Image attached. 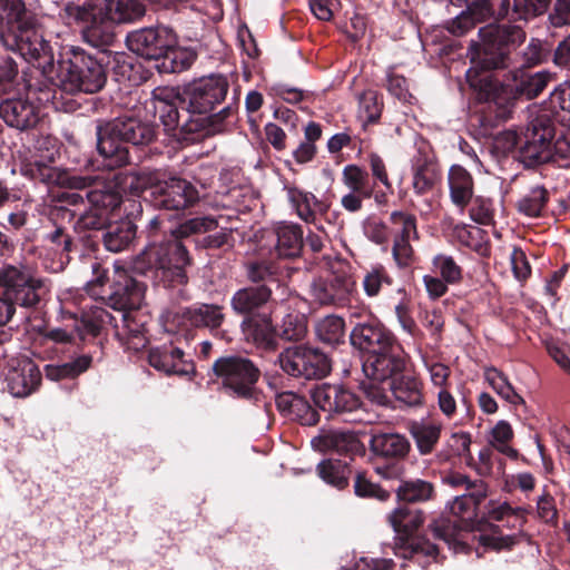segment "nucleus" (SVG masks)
Wrapping results in <instances>:
<instances>
[{
	"label": "nucleus",
	"mask_w": 570,
	"mask_h": 570,
	"mask_svg": "<svg viewBox=\"0 0 570 570\" xmlns=\"http://www.w3.org/2000/svg\"><path fill=\"white\" fill-rule=\"evenodd\" d=\"M65 12L69 20L81 28L89 43L100 46L112 39L115 23L141 18L145 6L140 0H86L82 3H68Z\"/></svg>",
	"instance_id": "nucleus-1"
},
{
	"label": "nucleus",
	"mask_w": 570,
	"mask_h": 570,
	"mask_svg": "<svg viewBox=\"0 0 570 570\" xmlns=\"http://www.w3.org/2000/svg\"><path fill=\"white\" fill-rule=\"evenodd\" d=\"M498 28L489 24L479 30L480 42H473L469 49L471 67L466 70V80L479 91L480 99L495 101L501 90L498 80H494L489 70L503 65V55L497 47Z\"/></svg>",
	"instance_id": "nucleus-2"
},
{
	"label": "nucleus",
	"mask_w": 570,
	"mask_h": 570,
	"mask_svg": "<svg viewBox=\"0 0 570 570\" xmlns=\"http://www.w3.org/2000/svg\"><path fill=\"white\" fill-rule=\"evenodd\" d=\"M70 52V57L61 55L48 81L69 94H95L102 89L107 80L104 66L83 51L72 49Z\"/></svg>",
	"instance_id": "nucleus-3"
},
{
	"label": "nucleus",
	"mask_w": 570,
	"mask_h": 570,
	"mask_svg": "<svg viewBox=\"0 0 570 570\" xmlns=\"http://www.w3.org/2000/svg\"><path fill=\"white\" fill-rule=\"evenodd\" d=\"M145 262L148 263L149 268L155 269L156 277L168 286L187 282L185 267L189 264V257L185 246L178 239L149 245L135 262V271L145 273L142 266Z\"/></svg>",
	"instance_id": "nucleus-4"
},
{
	"label": "nucleus",
	"mask_w": 570,
	"mask_h": 570,
	"mask_svg": "<svg viewBox=\"0 0 570 570\" xmlns=\"http://www.w3.org/2000/svg\"><path fill=\"white\" fill-rule=\"evenodd\" d=\"M0 42L6 49L18 52L24 60L33 63L49 80L57 67L53 50L33 21L18 27V30H4L1 27Z\"/></svg>",
	"instance_id": "nucleus-5"
},
{
	"label": "nucleus",
	"mask_w": 570,
	"mask_h": 570,
	"mask_svg": "<svg viewBox=\"0 0 570 570\" xmlns=\"http://www.w3.org/2000/svg\"><path fill=\"white\" fill-rule=\"evenodd\" d=\"M331 275L314 279L309 286L311 299L318 305L344 306L355 292L350 267L342 261L331 265Z\"/></svg>",
	"instance_id": "nucleus-6"
},
{
	"label": "nucleus",
	"mask_w": 570,
	"mask_h": 570,
	"mask_svg": "<svg viewBox=\"0 0 570 570\" xmlns=\"http://www.w3.org/2000/svg\"><path fill=\"white\" fill-rule=\"evenodd\" d=\"M0 287L4 296L22 307H31L39 303L45 282L27 266L3 265L0 267Z\"/></svg>",
	"instance_id": "nucleus-7"
},
{
	"label": "nucleus",
	"mask_w": 570,
	"mask_h": 570,
	"mask_svg": "<svg viewBox=\"0 0 570 570\" xmlns=\"http://www.w3.org/2000/svg\"><path fill=\"white\" fill-rule=\"evenodd\" d=\"M145 285L129 276L126 272H117L109 305L121 313V327L137 336L141 333L139 325L134 322L131 311L140 307L145 296Z\"/></svg>",
	"instance_id": "nucleus-8"
},
{
	"label": "nucleus",
	"mask_w": 570,
	"mask_h": 570,
	"mask_svg": "<svg viewBox=\"0 0 570 570\" xmlns=\"http://www.w3.org/2000/svg\"><path fill=\"white\" fill-rule=\"evenodd\" d=\"M554 128L547 114L530 120L522 135L520 157L525 166H535L552 158V140Z\"/></svg>",
	"instance_id": "nucleus-9"
},
{
	"label": "nucleus",
	"mask_w": 570,
	"mask_h": 570,
	"mask_svg": "<svg viewBox=\"0 0 570 570\" xmlns=\"http://www.w3.org/2000/svg\"><path fill=\"white\" fill-rule=\"evenodd\" d=\"M282 370L291 376L306 380L324 377L331 370L327 356L317 348L296 345L278 356Z\"/></svg>",
	"instance_id": "nucleus-10"
},
{
	"label": "nucleus",
	"mask_w": 570,
	"mask_h": 570,
	"mask_svg": "<svg viewBox=\"0 0 570 570\" xmlns=\"http://www.w3.org/2000/svg\"><path fill=\"white\" fill-rule=\"evenodd\" d=\"M443 482L453 489L463 490L449 504L450 513L462 521H472L476 518L479 504L488 495V487L482 480H471L459 472H449Z\"/></svg>",
	"instance_id": "nucleus-11"
},
{
	"label": "nucleus",
	"mask_w": 570,
	"mask_h": 570,
	"mask_svg": "<svg viewBox=\"0 0 570 570\" xmlns=\"http://www.w3.org/2000/svg\"><path fill=\"white\" fill-rule=\"evenodd\" d=\"M214 372L222 379L223 386L238 397H250L258 379V370L244 357L227 356L217 360Z\"/></svg>",
	"instance_id": "nucleus-12"
},
{
	"label": "nucleus",
	"mask_w": 570,
	"mask_h": 570,
	"mask_svg": "<svg viewBox=\"0 0 570 570\" xmlns=\"http://www.w3.org/2000/svg\"><path fill=\"white\" fill-rule=\"evenodd\" d=\"M227 91V79L224 76L212 75L190 82L184 91V101L194 117L204 118V115L225 99Z\"/></svg>",
	"instance_id": "nucleus-13"
},
{
	"label": "nucleus",
	"mask_w": 570,
	"mask_h": 570,
	"mask_svg": "<svg viewBox=\"0 0 570 570\" xmlns=\"http://www.w3.org/2000/svg\"><path fill=\"white\" fill-rule=\"evenodd\" d=\"M174 90L168 88H157L154 91V108L159 114V118L167 131L180 128L184 132H197L204 129L205 118L194 117L189 107L180 112L175 101Z\"/></svg>",
	"instance_id": "nucleus-14"
},
{
	"label": "nucleus",
	"mask_w": 570,
	"mask_h": 570,
	"mask_svg": "<svg viewBox=\"0 0 570 570\" xmlns=\"http://www.w3.org/2000/svg\"><path fill=\"white\" fill-rule=\"evenodd\" d=\"M89 208L80 214L78 226L85 229H100L107 225L110 215L121 203L120 190L111 186L97 185L87 193Z\"/></svg>",
	"instance_id": "nucleus-15"
},
{
	"label": "nucleus",
	"mask_w": 570,
	"mask_h": 570,
	"mask_svg": "<svg viewBox=\"0 0 570 570\" xmlns=\"http://www.w3.org/2000/svg\"><path fill=\"white\" fill-rule=\"evenodd\" d=\"M155 207L166 210H181L198 199L195 186L186 179L170 177L149 187Z\"/></svg>",
	"instance_id": "nucleus-16"
},
{
	"label": "nucleus",
	"mask_w": 570,
	"mask_h": 570,
	"mask_svg": "<svg viewBox=\"0 0 570 570\" xmlns=\"http://www.w3.org/2000/svg\"><path fill=\"white\" fill-rule=\"evenodd\" d=\"M316 406L328 413L346 415L347 421H362L361 403L352 392L330 384L316 386L312 392Z\"/></svg>",
	"instance_id": "nucleus-17"
},
{
	"label": "nucleus",
	"mask_w": 570,
	"mask_h": 570,
	"mask_svg": "<svg viewBox=\"0 0 570 570\" xmlns=\"http://www.w3.org/2000/svg\"><path fill=\"white\" fill-rule=\"evenodd\" d=\"M177 42L175 33L167 27L142 28L130 32L127 47L136 55L158 60Z\"/></svg>",
	"instance_id": "nucleus-18"
},
{
	"label": "nucleus",
	"mask_w": 570,
	"mask_h": 570,
	"mask_svg": "<svg viewBox=\"0 0 570 570\" xmlns=\"http://www.w3.org/2000/svg\"><path fill=\"white\" fill-rule=\"evenodd\" d=\"M126 142L114 120L97 126V149L106 168L114 169L128 163Z\"/></svg>",
	"instance_id": "nucleus-19"
},
{
	"label": "nucleus",
	"mask_w": 570,
	"mask_h": 570,
	"mask_svg": "<svg viewBox=\"0 0 570 570\" xmlns=\"http://www.w3.org/2000/svg\"><path fill=\"white\" fill-rule=\"evenodd\" d=\"M6 382L11 395L26 397L40 385L41 373L28 357L12 358L6 374Z\"/></svg>",
	"instance_id": "nucleus-20"
},
{
	"label": "nucleus",
	"mask_w": 570,
	"mask_h": 570,
	"mask_svg": "<svg viewBox=\"0 0 570 570\" xmlns=\"http://www.w3.org/2000/svg\"><path fill=\"white\" fill-rule=\"evenodd\" d=\"M28 97L6 99L0 104V117L4 122L19 130H24L33 127L38 120L39 115L37 107L29 101V98L35 95L32 86L28 88Z\"/></svg>",
	"instance_id": "nucleus-21"
},
{
	"label": "nucleus",
	"mask_w": 570,
	"mask_h": 570,
	"mask_svg": "<svg viewBox=\"0 0 570 570\" xmlns=\"http://www.w3.org/2000/svg\"><path fill=\"white\" fill-rule=\"evenodd\" d=\"M403 366V360L395 356L391 348L367 355L363 363V372L368 380H376L389 386V383L399 376Z\"/></svg>",
	"instance_id": "nucleus-22"
},
{
	"label": "nucleus",
	"mask_w": 570,
	"mask_h": 570,
	"mask_svg": "<svg viewBox=\"0 0 570 570\" xmlns=\"http://www.w3.org/2000/svg\"><path fill=\"white\" fill-rule=\"evenodd\" d=\"M351 343L368 355L392 348V336L381 326L371 323L356 325L351 333Z\"/></svg>",
	"instance_id": "nucleus-23"
},
{
	"label": "nucleus",
	"mask_w": 570,
	"mask_h": 570,
	"mask_svg": "<svg viewBox=\"0 0 570 570\" xmlns=\"http://www.w3.org/2000/svg\"><path fill=\"white\" fill-rule=\"evenodd\" d=\"M148 360L153 367L166 374L188 375L194 371L193 364L185 360L184 352L173 345L151 348Z\"/></svg>",
	"instance_id": "nucleus-24"
},
{
	"label": "nucleus",
	"mask_w": 570,
	"mask_h": 570,
	"mask_svg": "<svg viewBox=\"0 0 570 570\" xmlns=\"http://www.w3.org/2000/svg\"><path fill=\"white\" fill-rule=\"evenodd\" d=\"M242 331L247 342L262 348H273L276 343L275 327L266 315L257 314L246 317Z\"/></svg>",
	"instance_id": "nucleus-25"
},
{
	"label": "nucleus",
	"mask_w": 570,
	"mask_h": 570,
	"mask_svg": "<svg viewBox=\"0 0 570 570\" xmlns=\"http://www.w3.org/2000/svg\"><path fill=\"white\" fill-rule=\"evenodd\" d=\"M550 2L551 0H514L511 7L509 0H501L497 14L499 19L528 21L543 14Z\"/></svg>",
	"instance_id": "nucleus-26"
},
{
	"label": "nucleus",
	"mask_w": 570,
	"mask_h": 570,
	"mask_svg": "<svg viewBox=\"0 0 570 570\" xmlns=\"http://www.w3.org/2000/svg\"><path fill=\"white\" fill-rule=\"evenodd\" d=\"M122 139L135 146H145L154 141L156 130L153 124L135 117H119L114 119Z\"/></svg>",
	"instance_id": "nucleus-27"
},
{
	"label": "nucleus",
	"mask_w": 570,
	"mask_h": 570,
	"mask_svg": "<svg viewBox=\"0 0 570 570\" xmlns=\"http://www.w3.org/2000/svg\"><path fill=\"white\" fill-rule=\"evenodd\" d=\"M452 203L464 208L473 196V179L470 173L460 165H453L448 176Z\"/></svg>",
	"instance_id": "nucleus-28"
},
{
	"label": "nucleus",
	"mask_w": 570,
	"mask_h": 570,
	"mask_svg": "<svg viewBox=\"0 0 570 570\" xmlns=\"http://www.w3.org/2000/svg\"><path fill=\"white\" fill-rule=\"evenodd\" d=\"M275 250L279 257L292 258L299 255L303 246V232L297 225L281 223L275 228Z\"/></svg>",
	"instance_id": "nucleus-29"
},
{
	"label": "nucleus",
	"mask_w": 570,
	"mask_h": 570,
	"mask_svg": "<svg viewBox=\"0 0 570 570\" xmlns=\"http://www.w3.org/2000/svg\"><path fill=\"white\" fill-rule=\"evenodd\" d=\"M370 445L375 455L386 459L404 458L410 450L409 441L397 433L374 434Z\"/></svg>",
	"instance_id": "nucleus-30"
},
{
	"label": "nucleus",
	"mask_w": 570,
	"mask_h": 570,
	"mask_svg": "<svg viewBox=\"0 0 570 570\" xmlns=\"http://www.w3.org/2000/svg\"><path fill=\"white\" fill-rule=\"evenodd\" d=\"M513 80L515 82V91L528 99L538 97L548 83L552 80V73L547 70L528 72L522 69H518L513 73Z\"/></svg>",
	"instance_id": "nucleus-31"
},
{
	"label": "nucleus",
	"mask_w": 570,
	"mask_h": 570,
	"mask_svg": "<svg viewBox=\"0 0 570 570\" xmlns=\"http://www.w3.org/2000/svg\"><path fill=\"white\" fill-rule=\"evenodd\" d=\"M271 297L266 286L238 289L230 299L232 308L237 314H247L264 305Z\"/></svg>",
	"instance_id": "nucleus-32"
},
{
	"label": "nucleus",
	"mask_w": 570,
	"mask_h": 570,
	"mask_svg": "<svg viewBox=\"0 0 570 570\" xmlns=\"http://www.w3.org/2000/svg\"><path fill=\"white\" fill-rule=\"evenodd\" d=\"M136 236V226L130 219L109 224L104 235L105 247L109 252L118 253L126 249Z\"/></svg>",
	"instance_id": "nucleus-33"
},
{
	"label": "nucleus",
	"mask_w": 570,
	"mask_h": 570,
	"mask_svg": "<svg viewBox=\"0 0 570 570\" xmlns=\"http://www.w3.org/2000/svg\"><path fill=\"white\" fill-rule=\"evenodd\" d=\"M441 431V422L434 420L413 422L410 428V432L421 454H429L433 451L440 440Z\"/></svg>",
	"instance_id": "nucleus-34"
},
{
	"label": "nucleus",
	"mask_w": 570,
	"mask_h": 570,
	"mask_svg": "<svg viewBox=\"0 0 570 570\" xmlns=\"http://www.w3.org/2000/svg\"><path fill=\"white\" fill-rule=\"evenodd\" d=\"M387 387L397 401L409 406L420 405L423 401L421 383L414 376L399 375Z\"/></svg>",
	"instance_id": "nucleus-35"
},
{
	"label": "nucleus",
	"mask_w": 570,
	"mask_h": 570,
	"mask_svg": "<svg viewBox=\"0 0 570 570\" xmlns=\"http://www.w3.org/2000/svg\"><path fill=\"white\" fill-rule=\"evenodd\" d=\"M357 441L351 433L340 431H322L312 439V445L320 451H335L346 453L356 448Z\"/></svg>",
	"instance_id": "nucleus-36"
},
{
	"label": "nucleus",
	"mask_w": 570,
	"mask_h": 570,
	"mask_svg": "<svg viewBox=\"0 0 570 570\" xmlns=\"http://www.w3.org/2000/svg\"><path fill=\"white\" fill-rule=\"evenodd\" d=\"M184 314L194 326L216 328L224 321L222 307L214 304H200L188 308Z\"/></svg>",
	"instance_id": "nucleus-37"
},
{
	"label": "nucleus",
	"mask_w": 570,
	"mask_h": 570,
	"mask_svg": "<svg viewBox=\"0 0 570 570\" xmlns=\"http://www.w3.org/2000/svg\"><path fill=\"white\" fill-rule=\"evenodd\" d=\"M0 11L7 19V26L0 24L4 30H18V27L33 21L22 0H0Z\"/></svg>",
	"instance_id": "nucleus-38"
},
{
	"label": "nucleus",
	"mask_w": 570,
	"mask_h": 570,
	"mask_svg": "<svg viewBox=\"0 0 570 570\" xmlns=\"http://www.w3.org/2000/svg\"><path fill=\"white\" fill-rule=\"evenodd\" d=\"M317 337L328 344L337 345L344 341L345 324L340 316L328 315L320 320L315 326Z\"/></svg>",
	"instance_id": "nucleus-39"
},
{
	"label": "nucleus",
	"mask_w": 570,
	"mask_h": 570,
	"mask_svg": "<svg viewBox=\"0 0 570 570\" xmlns=\"http://www.w3.org/2000/svg\"><path fill=\"white\" fill-rule=\"evenodd\" d=\"M161 68L168 72H180L188 69L196 59V52L190 48L171 46L167 52L161 56Z\"/></svg>",
	"instance_id": "nucleus-40"
},
{
	"label": "nucleus",
	"mask_w": 570,
	"mask_h": 570,
	"mask_svg": "<svg viewBox=\"0 0 570 570\" xmlns=\"http://www.w3.org/2000/svg\"><path fill=\"white\" fill-rule=\"evenodd\" d=\"M389 521L395 532L410 534L422 524L423 517L417 510L397 508L390 514Z\"/></svg>",
	"instance_id": "nucleus-41"
},
{
	"label": "nucleus",
	"mask_w": 570,
	"mask_h": 570,
	"mask_svg": "<svg viewBox=\"0 0 570 570\" xmlns=\"http://www.w3.org/2000/svg\"><path fill=\"white\" fill-rule=\"evenodd\" d=\"M485 380L504 401L512 405L523 403V399L514 391L507 376L497 368H488L485 371Z\"/></svg>",
	"instance_id": "nucleus-42"
},
{
	"label": "nucleus",
	"mask_w": 570,
	"mask_h": 570,
	"mask_svg": "<svg viewBox=\"0 0 570 570\" xmlns=\"http://www.w3.org/2000/svg\"><path fill=\"white\" fill-rule=\"evenodd\" d=\"M286 190L288 200L296 209L297 215L305 222H312L317 205L315 196L296 187H287Z\"/></svg>",
	"instance_id": "nucleus-43"
},
{
	"label": "nucleus",
	"mask_w": 570,
	"mask_h": 570,
	"mask_svg": "<svg viewBox=\"0 0 570 570\" xmlns=\"http://www.w3.org/2000/svg\"><path fill=\"white\" fill-rule=\"evenodd\" d=\"M397 498L406 502H422L432 498L433 485L424 480H411L403 482L397 488Z\"/></svg>",
	"instance_id": "nucleus-44"
},
{
	"label": "nucleus",
	"mask_w": 570,
	"mask_h": 570,
	"mask_svg": "<svg viewBox=\"0 0 570 570\" xmlns=\"http://www.w3.org/2000/svg\"><path fill=\"white\" fill-rule=\"evenodd\" d=\"M342 181L348 190L372 196L373 187L368 184V174L356 165H347L342 171Z\"/></svg>",
	"instance_id": "nucleus-45"
},
{
	"label": "nucleus",
	"mask_w": 570,
	"mask_h": 570,
	"mask_svg": "<svg viewBox=\"0 0 570 570\" xmlns=\"http://www.w3.org/2000/svg\"><path fill=\"white\" fill-rule=\"evenodd\" d=\"M439 179V169L432 164H423L414 170L412 186L415 194L422 196L429 194Z\"/></svg>",
	"instance_id": "nucleus-46"
},
{
	"label": "nucleus",
	"mask_w": 570,
	"mask_h": 570,
	"mask_svg": "<svg viewBox=\"0 0 570 570\" xmlns=\"http://www.w3.org/2000/svg\"><path fill=\"white\" fill-rule=\"evenodd\" d=\"M320 478L326 483L343 489L347 485L346 466L340 461L325 460L317 465Z\"/></svg>",
	"instance_id": "nucleus-47"
},
{
	"label": "nucleus",
	"mask_w": 570,
	"mask_h": 570,
	"mask_svg": "<svg viewBox=\"0 0 570 570\" xmlns=\"http://www.w3.org/2000/svg\"><path fill=\"white\" fill-rule=\"evenodd\" d=\"M547 200V189L542 186H535L519 200L518 208L527 216L537 217L541 214Z\"/></svg>",
	"instance_id": "nucleus-48"
},
{
	"label": "nucleus",
	"mask_w": 570,
	"mask_h": 570,
	"mask_svg": "<svg viewBox=\"0 0 570 570\" xmlns=\"http://www.w3.org/2000/svg\"><path fill=\"white\" fill-rule=\"evenodd\" d=\"M382 102L374 90H365L358 98V116L365 122H375L381 117Z\"/></svg>",
	"instance_id": "nucleus-49"
},
{
	"label": "nucleus",
	"mask_w": 570,
	"mask_h": 570,
	"mask_svg": "<svg viewBox=\"0 0 570 570\" xmlns=\"http://www.w3.org/2000/svg\"><path fill=\"white\" fill-rule=\"evenodd\" d=\"M488 518L494 521L514 519L519 524L524 522V510L513 509L507 502L490 501L487 505Z\"/></svg>",
	"instance_id": "nucleus-50"
},
{
	"label": "nucleus",
	"mask_w": 570,
	"mask_h": 570,
	"mask_svg": "<svg viewBox=\"0 0 570 570\" xmlns=\"http://www.w3.org/2000/svg\"><path fill=\"white\" fill-rule=\"evenodd\" d=\"M513 431L507 421H499L492 430V445L509 458H517V451L508 442L512 439Z\"/></svg>",
	"instance_id": "nucleus-51"
},
{
	"label": "nucleus",
	"mask_w": 570,
	"mask_h": 570,
	"mask_svg": "<svg viewBox=\"0 0 570 570\" xmlns=\"http://www.w3.org/2000/svg\"><path fill=\"white\" fill-rule=\"evenodd\" d=\"M115 178L119 179L118 184L109 183L108 185L104 184L102 186H111L114 190L116 186L119 187L121 191H130L131 194L138 195L145 190H147V185L149 183V178L141 174L128 173L121 176H116Z\"/></svg>",
	"instance_id": "nucleus-52"
},
{
	"label": "nucleus",
	"mask_w": 570,
	"mask_h": 570,
	"mask_svg": "<svg viewBox=\"0 0 570 570\" xmlns=\"http://www.w3.org/2000/svg\"><path fill=\"white\" fill-rule=\"evenodd\" d=\"M433 266L442 278L450 284L456 283L462 277L461 267L448 255L439 254L433 258Z\"/></svg>",
	"instance_id": "nucleus-53"
},
{
	"label": "nucleus",
	"mask_w": 570,
	"mask_h": 570,
	"mask_svg": "<svg viewBox=\"0 0 570 570\" xmlns=\"http://www.w3.org/2000/svg\"><path fill=\"white\" fill-rule=\"evenodd\" d=\"M114 317L109 315V313L101 311L96 320H87L82 318L80 321L76 320L73 322V332L80 338H83L86 335H97L100 331L101 324L106 322H111Z\"/></svg>",
	"instance_id": "nucleus-54"
},
{
	"label": "nucleus",
	"mask_w": 570,
	"mask_h": 570,
	"mask_svg": "<svg viewBox=\"0 0 570 570\" xmlns=\"http://www.w3.org/2000/svg\"><path fill=\"white\" fill-rule=\"evenodd\" d=\"M391 223L395 228V235L400 237H417L415 217L403 213L393 212L390 216Z\"/></svg>",
	"instance_id": "nucleus-55"
},
{
	"label": "nucleus",
	"mask_w": 570,
	"mask_h": 570,
	"mask_svg": "<svg viewBox=\"0 0 570 570\" xmlns=\"http://www.w3.org/2000/svg\"><path fill=\"white\" fill-rule=\"evenodd\" d=\"M218 223L215 218L205 216V217H195L191 218L184 224H181L178 228V235L183 237H187L193 234H202L207 233L217 227Z\"/></svg>",
	"instance_id": "nucleus-56"
},
{
	"label": "nucleus",
	"mask_w": 570,
	"mask_h": 570,
	"mask_svg": "<svg viewBox=\"0 0 570 570\" xmlns=\"http://www.w3.org/2000/svg\"><path fill=\"white\" fill-rule=\"evenodd\" d=\"M366 397L374 404L386 406L391 402V391L386 384L376 380H368L362 383Z\"/></svg>",
	"instance_id": "nucleus-57"
},
{
	"label": "nucleus",
	"mask_w": 570,
	"mask_h": 570,
	"mask_svg": "<svg viewBox=\"0 0 570 570\" xmlns=\"http://www.w3.org/2000/svg\"><path fill=\"white\" fill-rule=\"evenodd\" d=\"M289 419L297 420L301 424L311 426L318 422V414L304 397L298 396V400L294 403V410Z\"/></svg>",
	"instance_id": "nucleus-58"
},
{
	"label": "nucleus",
	"mask_w": 570,
	"mask_h": 570,
	"mask_svg": "<svg viewBox=\"0 0 570 570\" xmlns=\"http://www.w3.org/2000/svg\"><path fill=\"white\" fill-rule=\"evenodd\" d=\"M414 237L394 236L392 248L393 258L400 267H405L411 263L413 249L410 240Z\"/></svg>",
	"instance_id": "nucleus-59"
},
{
	"label": "nucleus",
	"mask_w": 570,
	"mask_h": 570,
	"mask_svg": "<svg viewBox=\"0 0 570 570\" xmlns=\"http://www.w3.org/2000/svg\"><path fill=\"white\" fill-rule=\"evenodd\" d=\"M389 277L383 267H375L367 272L363 279V288L367 296H376L383 283L387 282Z\"/></svg>",
	"instance_id": "nucleus-60"
},
{
	"label": "nucleus",
	"mask_w": 570,
	"mask_h": 570,
	"mask_svg": "<svg viewBox=\"0 0 570 570\" xmlns=\"http://www.w3.org/2000/svg\"><path fill=\"white\" fill-rule=\"evenodd\" d=\"M471 217L479 224H490L493 217V208L490 199L478 196L470 209Z\"/></svg>",
	"instance_id": "nucleus-61"
},
{
	"label": "nucleus",
	"mask_w": 570,
	"mask_h": 570,
	"mask_svg": "<svg viewBox=\"0 0 570 570\" xmlns=\"http://www.w3.org/2000/svg\"><path fill=\"white\" fill-rule=\"evenodd\" d=\"M466 11L476 22H483L494 16L499 19L498 11L494 12L489 0H473L466 4Z\"/></svg>",
	"instance_id": "nucleus-62"
},
{
	"label": "nucleus",
	"mask_w": 570,
	"mask_h": 570,
	"mask_svg": "<svg viewBox=\"0 0 570 570\" xmlns=\"http://www.w3.org/2000/svg\"><path fill=\"white\" fill-rule=\"evenodd\" d=\"M425 366L430 374V381L433 384V386L438 387L439 390L449 387V379L451 371L446 365L433 362L426 363Z\"/></svg>",
	"instance_id": "nucleus-63"
},
{
	"label": "nucleus",
	"mask_w": 570,
	"mask_h": 570,
	"mask_svg": "<svg viewBox=\"0 0 570 570\" xmlns=\"http://www.w3.org/2000/svg\"><path fill=\"white\" fill-rule=\"evenodd\" d=\"M550 104L557 109L570 112V83L568 81L557 87L550 95Z\"/></svg>",
	"instance_id": "nucleus-64"
}]
</instances>
